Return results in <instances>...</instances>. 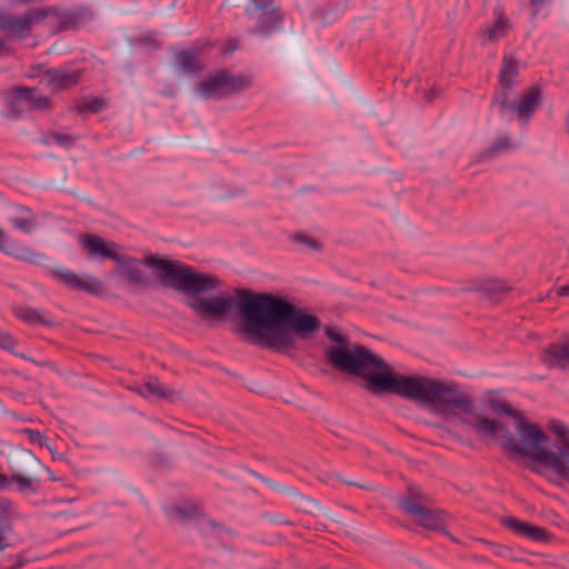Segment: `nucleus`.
Returning <instances> with one entry per match:
<instances>
[{
    "label": "nucleus",
    "mask_w": 569,
    "mask_h": 569,
    "mask_svg": "<svg viewBox=\"0 0 569 569\" xmlns=\"http://www.w3.org/2000/svg\"><path fill=\"white\" fill-rule=\"evenodd\" d=\"M325 349L330 366L361 378L372 393H393L413 400L445 421L465 426L479 435L493 436L497 423L482 402L472 398L457 382L426 375H402L368 348L352 342L335 328H328Z\"/></svg>",
    "instance_id": "f257e3e1"
},
{
    "label": "nucleus",
    "mask_w": 569,
    "mask_h": 569,
    "mask_svg": "<svg viewBox=\"0 0 569 569\" xmlns=\"http://www.w3.org/2000/svg\"><path fill=\"white\" fill-rule=\"evenodd\" d=\"M113 261L116 272L133 284L146 281L143 266L149 267L163 286L183 293L187 305L203 320H226L238 307L237 297L220 289L222 281L217 276L198 271L181 261L156 256L141 261L121 249Z\"/></svg>",
    "instance_id": "f03ea898"
},
{
    "label": "nucleus",
    "mask_w": 569,
    "mask_h": 569,
    "mask_svg": "<svg viewBox=\"0 0 569 569\" xmlns=\"http://www.w3.org/2000/svg\"><path fill=\"white\" fill-rule=\"evenodd\" d=\"M238 331L251 343L288 353L298 348V340L313 339L321 329V320L309 309L280 296L238 291Z\"/></svg>",
    "instance_id": "7ed1b4c3"
},
{
    "label": "nucleus",
    "mask_w": 569,
    "mask_h": 569,
    "mask_svg": "<svg viewBox=\"0 0 569 569\" xmlns=\"http://www.w3.org/2000/svg\"><path fill=\"white\" fill-rule=\"evenodd\" d=\"M517 438L502 439V447L511 455L526 457L538 466L569 482V440L559 446V452L550 446V439L537 423L522 417H515Z\"/></svg>",
    "instance_id": "20e7f679"
},
{
    "label": "nucleus",
    "mask_w": 569,
    "mask_h": 569,
    "mask_svg": "<svg viewBox=\"0 0 569 569\" xmlns=\"http://www.w3.org/2000/svg\"><path fill=\"white\" fill-rule=\"evenodd\" d=\"M399 505L417 525L428 530L441 531L450 519L445 511L431 508L428 497L420 492H411L408 497L401 498Z\"/></svg>",
    "instance_id": "39448f33"
},
{
    "label": "nucleus",
    "mask_w": 569,
    "mask_h": 569,
    "mask_svg": "<svg viewBox=\"0 0 569 569\" xmlns=\"http://www.w3.org/2000/svg\"><path fill=\"white\" fill-rule=\"evenodd\" d=\"M249 86L250 79L248 77L220 71L199 83L196 88V92L200 98L211 99L241 91Z\"/></svg>",
    "instance_id": "423d86ee"
},
{
    "label": "nucleus",
    "mask_w": 569,
    "mask_h": 569,
    "mask_svg": "<svg viewBox=\"0 0 569 569\" xmlns=\"http://www.w3.org/2000/svg\"><path fill=\"white\" fill-rule=\"evenodd\" d=\"M20 460V465L11 468L9 482L16 483L22 493H34L40 487L38 471L44 467L31 453L23 455Z\"/></svg>",
    "instance_id": "0eeeda50"
},
{
    "label": "nucleus",
    "mask_w": 569,
    "mask_h": 569,
    "mask_svg": "<svg viewBox=\"0 0 569 569\" xmlns=\"http://www.w3.org/2000/svg\"><path fill=\"white\" fill-rule=\"evenodd\" d=\"M49 17V11L33 9L21 17H14L0 11V30L8 31L12 36L26 38L33 27L38 26Z\"/></svg>",
    "instance_id": "6e6552de"
},
{
    "label": "nucleus",
    "mask_w": 569,
    "mask_h": 569,
    "mask_svg": "<svg viewBox=\"0 0 569 569\" xmlns=\"http://www.w3.org/2000/svg\"><path fill=\"white\" fill-rule=\"evenodd\" d=\"M541 100V91L538 87L532 86L526 92L519 96L517 101L507 104L506 101L500 102V110L503 112L506 109L515 111L517 118L522 123H528L530 118L536 112Z\"/></svg>",
    "instance_id": "1a4fd4ad"
},
{
    "label": "nucleus",
    "mask_w": 569,
    "mask_h": 569,
    "mask_svg": "<svg viewBox=\"0 0 569 569\" xmlns=\"http://www.w3.org/2000/svg\"><path fill=\"white\" fill-rule=\"evenodd\" d=\"M78 241L91 260L114 259L120 247L112 241L104 240L98 234H80Z\"/></svg>",
    "instance_id": "9d476101"
},
{
    "label": "nucleus",
    "mask_w": 569,
    "mask_h": 569,
    "mask_svg": "<svg viewBox=\"0 0 569 569\" xmlns=\"http://www.w3.org/2000/svg\"><path fill=\"white\" fill-rule=\"evenodd\" d=\"M53 276L71 289L83 290L91 295H100L103 291V283L93 276L81 277L69 269H57L53 271Z\"/></svg>",
    "instance_id": "9b49d317"
},
{
    "label": "nucleus",
    "mask_w": 569,
    "mask_h": 569,
    "mask_svg": "<svg viewBox=\"0 0 569 569\" xmlns=\"http://www.w3.org/2000/svg\"><path fill=\"white\" fill-rule=\"evenodd\" d=\"M512 27L510 18L502 12H498L491 23L480 29L478 38L483 44L497 43L511 32Z\"/></svg>",
    "instance_id": "f8f14e48"
},
{
    "label": "nucleus",
    "mask_w": 569,
    "mask_h": 569,
    "mask_svg": "<svg viewBox=\"0 0 569 569\" xmlns=\"http://www.w3.org/2000/svg\"><path fill=\"white\" fill-rule=\"evenodd\" d=\"M9 103L23 109L46 110L50 107L49 100L33 88H17L8 97Z\"/></svg>",
    "instance_id": "ddd939ff"
},
{
    "label": "nucleus",
    "mask_w": 569,
    "mask_h": 569,
    "mask_svg": "<svg viewBox=\"0 0 569 569\" xmlns=\"http://www.w3.org/2000/svg\"><path fill=\"white\" fill-rule=\"evenodd\" d=\"M80 77L79 70L52 69L42 73L40 82L56 91L76 86Z\"/></svg>",
    "instance_id": "4468645a"
},
{
    "label": "nucleus",
    "mask_w": 569,
    "mask_h": 569,
    "mask_svg": "<svg viewBox=\"0 0 569 569\" xmlns=\"http://www.w3.org/2000/svg\"><path fill=\"white\" fill-rule=\"evenodd\" d=\"M166 516L176 522H183L198 516L199 509L191 501L168 503L163 507Z\"/></svg>",
    "instance_id": "2eb2a0df"
},
{
    "label": "nucleus",
    "mask_w": 569,
    "mask_h": 569,
    "mask_svg": "<svg viewBox=\"0 0 569 569\" xmlns=\"http://www.w3.org/2000/svg\"><path fill=\"white\" fill-rule=\"evenodd\" d=\"M503 523L513 532L535 541H545L548 538V533L543 528L520 521L516 518H506L503 519Z\"/></svg>",
    "instance_id": "dca6fc26"
},
{
    "label": "nucleus",
    "mask_w": 569,
    "mask_h": 569,
    "mask_svg": "<svg viewBox=\"0 0 569 569\" xmlns=\"http://www.w3.org/2000/svg\"><path fill=\"white\" fill-rule=\"evenodd\" d=\"M543 362L549 367L561 368L569 365V339L547 348L543 353Z\"/></svg>",
    "instance_id": "f3484780"
},
{
    "label": "nucleus",
    "mask_w": 569,
    "mask_h": 569,
    "mask_svg": "<svg viewBox=\"0 0 569 569\" xmlns=\"http://www.w3.org/2000/svg\"><path fill=\"white\" fill-rule=\"evenodd\" d=\"M9 221L14 228L26 233L32 232L37 227L36 217L26 207L13 208Z\"/></svg>",
    "instance_id": "a211bd4d"
},
{
    "label": "nucleus",
    "mask_w": 569,
    "mask_h": 569,
    "mask_svg": "<svg viewBox=\"0 0 569 569\" xmlns=\"http://www.w3.org/2000/svg\"><path fill=\"white\" fill-rule=\"evenodd\" d=\"M472 289L485 293L490 299H495L510 290L509 286L501 279L478 280Z\"/></svg>",
    "instance_id": "6ab92c4d"
},
{
    "label": "nucleus",
    "mask_w": 569,
    "mask_h": 569,
    "mask_svg": "<svg viewBox=\"0 0 569 569\" xmlns=\"http://www.w3.org/2000/svg\"><path fill=\"white\" fill-rule=\"evenodd\" d=\"M518 77V64L512 57L505 56L502 68L500 70L499 79L505 89H511Z\"/></svg>",
    "instance_id": "aec40b11"
},
{
    "label": "nucleus",
    "mask_w": 569,
    "mask_h": 569,
    "mask_svg": "<svg viewBox=\"0 0 569 569\" xmlns=\"http://www.w3.org/2000/svg\"><path fill=\"white\" fill-rule=\"evenodd\" d=\"M137 391L148 399L169 398L172 395V391L162 387L156 378H149Z\"/></svg>",
    "instance_id": "412c9836"
},
{
    "label": "nucleus",
    "mask_w": 569,
    "mask_h": 569,
    "mask_svg": "<svg viewBox=\"0 0 569 569\" xmlns=\"http://www.w3.org/2000/svg\"><path fill=\"white\" fill-rule=\"evenodd\" d=\"M176 58L179 67L186 72H194L202 68V63L193 52L181 51L177 53Z\"/></svg>",
    "instance_id": "4be33fe9"
},
{
    "label": "nucleus",
    "mask_w": 569,
    "mask_h": 569,
    "mask_svg": "<svg viewBox=\"0 0 569 569\" xmlns=\"http://www.w3.org/2000/svg\"><path fill=\"white\" fill-rule=\"evenodd\" d=\"M291 239L310 251H320L322 248L318 239L306 232H296Z\"/></svg>",
    "instance_id": "5701e85b"
},
{
    "label": "nucleus",
    "mask_w": 569,
    "mask_h": 569,
    "mask_svg": "<svg viewBox=\"0 0 569 569\" xmlns=\"http://www.w3.org/2000/svg\"><path fill=\"white\" fill-rule=\"evenodd\" d=\"M14 315L20 320L29 322V323L42 322L44 325H50L48 321L43 320V318L37 310L31 309V308L17 307L14 309Z\"/></svg>",
    "instance_id": "b1692460"
},
{
    "label": "nucleus",
    "mask_w": 569,
    "mask_h": 569,
    "mask_svg": "<svg viewBox=\"0 0 569 569\" xmlns=\"http://www.w3.org/2000/svg\"><path fill=\"white\" fill-rule=\"evenodd\" d=\"M549 430L558 437L555 443V452H559V446L565 441L569 440L568 428L565 423L559 420H552L549 422Z\"/></svg>",
    "instance_id": "393cba45"
},
{
    "label": "nucleus",
    "mask_w": 569,
    "mask_h": 569,
    "mask_svg": "<svg viewBox=\"0 0 569 569\" xmlns=\"http://www.w3.org/2000/svg\"><path fill=\"white\" fill-rule=\"evenodd\" d=\"M513 148V144L508 136L498 138L492 146L486 151V154L492 156L499 152L508 151Z\"/></svg>",
    "instance_id": "a878e982"
},
{
    "label": "nucleus",
    "mask_w": 569,
    "mask_h": 569,
    "mask_svg": "<svg viewBox=\"0 0 569 569\" xmlns=\"http://www.w3.org/2000/svg\"><path fill=\"white\" fill-rule=\"evenodd\" d=\"M24 432L27 433L28 439H29L30 442H32L34 445H38L41 448L42 447L48 448L49 451L52 453V456L53 457L56 456L54 450L48 445L47 438L44 436H42L39 431H37V430H24Z\"/></svg>",
    "instance_id": "bb28decb"
},
{
    "label": "nucleus",
    "mask_w": 569,
    "mask_h": 569,
    "mask_svg": "<svg viewBox=\"0 0 569 569\" xmlns=\"http://www.w3.org/2000/svg\"><path fill=\"white\" fill-rule=\"evenodd\" d=\"M16 340L8 333L0 330V348L10 352L14 351Z\"/></svg>",
    "instance_id": "cd10ccee"
},
{
    "label": "nucleus",
    "mask_w": 569,
    "mask_h": 569,
    "mask_svg": "<svg viewBox=\"0 0 569 569\" xmlns=\"http://www.w3.org/2000/svg\"><path fill=\"white\" fill-rule=\"evenodd\" d=\"M73 140L74 139L71 136L63 134V133H52L51 137H50V141L51 142H54V143L60 144L62 147L71 146Z\"/></svg>",
    "instance_id": "c85d7f7f"
},
{
    "label": "nucleus",
    "mask_w": 569,
    "mask_h": 569,
    "mask_svg": "<svg viewBox=\"0 0 569 569\" xmlns=\"http://www.w3.org/2000/svg\"><path fill=\"white\" fill-rule=\"evenodd\" d=\"M102 101L100 99H94L91 102L87 103L83 109L90 112H99L102 109Z\"/></svg>",
    "instance_id": "c756f323"
},
{
    "label": "nucleus",
    "mask_w": 569,
    "mask_h": 569,
    "mask_svg": "<svg viewBox=\"0 0 569 569\" xmlns=\"http://www.w3.org/2000/svg\"><path fill=\"white\" fill-rule=\"evenodd\" d=\"M8 241H9V237L7 236V233L0 228V251H3L8 254H12L11 251H9L8 249Z\"/></svg>",
    "instance_id": "7c9ffc66"
},
{
    "label": "nucleus",
    "mask_w": 569,
    "mask_h": 569,
    "mask_svg": "<svg viewBox=\"0 0 569 569\" xmlns=\"http://www.w3.org/2000/svg\"><path fill=\"white\" fill-rule=\"evenodd\" d=\"M10 513V503L7 500L0 499V520L4 519Z\"/></svg>",
    "instance_id": "2f4dec72"
},
{
    "label": "nucleus",
    "mask_w": 569,
    "mask_h": 569,
    "mask_svg": "<svg viewBox=\"0 0 569 569\" xmlns=\"http://www.w3.org/2000/svg\"><path fill=\"white\" fill-rule=\"evenodd\" d=\"M9 546V538L3 527H0V551Z\"/></svg>",
    "instance_id": "473e14b6"
},
{
    "label": "nucleus",
    "mask_w": 569,
    "mask_h": 569,
    "mask_svg": "<svg viewBox=\"0 0 569 569\" xmlns=\"http://www.w3.org/2000/svg\"><path fill=\"white\" fill-rule=\"evenodd\" d=\"M250 13L257 17L258 19H261L263 16L267 14L264 8L261 6H254V8L250 10Z\"/></svg>",
    "instance_id": "72a5a7b5"
},
{
    "label": "nucleus",
    "mask_w": 569,
    "mask_h": 569,
    "mask_svg": "<svg viewBox=\"0 0 569 569\" xmlns=\"http://www.w3.org/2000/svg\"><path fill=\"white\" fill-rule=\"evenodd\" d=\"M557 295L558 296H567V297H569V284L559 287L557 289Z\"/></svg>",
    "instance_id": "f704fd0d"
},
{
    "label": "nucleus",
    "mask_w": 569,
    "mask_h": 569,
    "mask_svg": "<svg viewBox=\"0 0 569 569\" xmlns=\"http://www.w3.org/2000/svg\"><path fill=\"white\" fill-rule=\"evenodd\" d=\"M8 48L6 46V39L0 38V56L8 53Z\"/></svg>",
    "instance_id": "c9c22d12"
},
{
    "label": "nucleus",
    "mask_w": 569,
    "mask_h": 569,
    "mask_svg": "<svg viewBox=\"0 0 569 569\" xmlns=\"http://www.w3.org/2000/svg\"><path fill=\"white\" fill-rule=\"evenodd\" d=\"M8 485H9V479L4 475L0 473V489L7 488Z\"/></svg>",
    "instance_id": "e433bc0d"
},
{
    "label": "nucleus",
    "mask_w": 569,
    "mask_h": 569,
    "mask_svg": "<svg viewBox=\"0 0 569 569\" xmlns=\"http://www.w3.org/2000/svg\"><path fill=\"white\" fill-rule=\"evenodd\" d=\"M545 0H531V4L537 7L543 3Z\"/></svg>",
    "instance_id": "4c0bfd02"
}]
</instances>
